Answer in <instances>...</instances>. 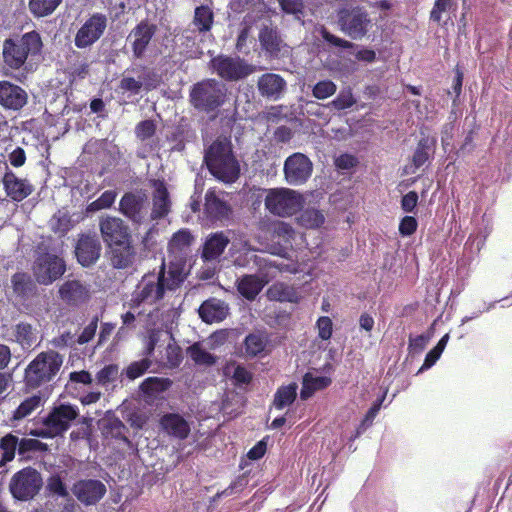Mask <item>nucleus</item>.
Wrapping results in <instances>:
<instances>
[{
	"label": "nucleus",
	"mask_w": 512,
	"mask_h": 512,
	"mask_svg": "<svg viewBox=\"0 0 512 512\" xmlns=\"http://www.w3.org/2000/svg\"><path fill=\"white\" fill-rule=\"evenodd\" d=\"M127 431L128 429L124 423L117 418L110 420L105 427L106 434L110 435L112 438L122 440L125 443H129V439L126 436Z\"/></svg>",
	"instance_id": "obj_54"
},
{
	"label": "nucleus",
	"mask_w": 512,
	"mask_h": 512,
	"mask_svg": "<svg viewBox=\"0 0 512 512\" xmlns=\"http://www.w3.org/2000/svg\"><path fill=\"white\" fill-rule=\"evenodd\" d=\"M331 384V379L325 376L314 377L310 373H306L303 376L302 388L300 391V397L302 400H307L318 391L327 388Z\"/></svg>",
	"instance_id": "obj_36"
},
{
	"label": "nucleus",
	"mask_w": 512,
	"mask_h": 512,
	"mask_svg": "<svg viewBox=\"0 0 512 512\" xmlns=\"http://www.w3.org/2000/svg\"><path fill=\"white\" fill-rule=\"evenodd\" d=\"M267 296L272 301L297 303L299 295L296 289L284 282H276L267 290Z\"/></svg>",
	"instance_id": "obj_35"
},
{
	"label": "nucleus",
	"mask_w": 512,
	"mask_h": 512,
	"mask_svg": "<svg viewBox=\"0 0 512 512\" xmlns=\"http://www.w3.org/2000/svg\"><path fill=\"white\" fill-rule=\"evenodd\" d=\"M101 244L96 236L82 234L75 247L78 262L83 267L93 265L100 257Z\"/></svg>",
	"instance_id": "obj_21"
},
{
	"label": "nucleus",
	"mask_w": 512,
	"mask_h": 512,
	"mask_svg": "<svg viewBox=\"0 0 512 512\" xmlns=\"http://www.w3.org/2000/svg\"><path fill=\"white\" fill-rule=\"evenodd\" d=\"M116 196L117 193L114 190H106L89 207L91 210L108 209L115 202Z\"/></svg>",
	"instance_id": "obj_58"
},
{
	"label": "nucleus",
	"mask_w": 512,
	"mask_h": 512,
	"mask_svg": "<svg viewBox=\"0 0 512 512\" xmlns=\"http://www.w3.org/2000/svg\"><path fill=\"white\" fill-rule=\"evenodd\" d=\"M14 294L21 299H28L36 290L32 277L25 272H17L11 277Z\"/></svg>",
	"instance_id": "obj_34"
},
{
	"label": "nucleus",
	"mask_w": 512,
	"mask_h": 512,
	"mask_svg": "<svg viewBox=\"0 0 512 512\" xmlns=\"http://www.w3.org/2000/svg\"><path fill=\"white\" fill-rule=\"evenodd\" d=\"M338 29L352 40H362L369 35L373 20L361 5H345L336 11Z\"/></svg>",
	"instance_id": "obj_6"
},
{
	"label": "nucleus",
	"mask_w": 512,
	"mask_h": 512,
	"mask_svg": "<svg viewBox=\"0 0 512 512\" xmlns=\"http://www.w3.org/2000/svg\"><path fill=\"white\" fill-rule=\"evenodd\" d=\"M456 6V0H435L429 15L430 21L441 24L442 14L455 9Z\"/></svg>",
	"instance_id": "obj_48"
},
{
	"label": "nucleus",
	"mask_w": 512,
	"mask_h": 512,
	"mask_svg": "<svg viewBox=\"0 0 512 512\" xmlns=\"http://www.w3.org/2000/svg\"><path fill=\"white\" fill-rule=\"evenodd\" d=\"M119 87L125 92H131L132 94H138L142 87L145 90L150 91L155 88V83H149L146 81V77H141L140 80H136L133 77H123L120 80Z\"/></svg>",
	"instance_id": "obj_46"
},
{
	"label": "nucleus",
	"mask_w": 512,
	"mask_h": 512,
	"mask_svg": "<svg viewBox=\"0 0 512 512\" xmlns=\"http://www.w3.org/2000/svg\"><path fill=\"white\" fill-rule=\"evenodd\" d=\"M156 132V125L153 120L140 121L135 127V134L138 139L145 141L151 138Z\"/></svg>",
	"instance_id": "obj_60"
},
{
	"label": "nucleus",
	"mask_w": 512,
	"mask_h": 512,
	"mask_svg": "<svg viewBox=\"0 0 512 512\" xmlns=\"http://www.w3.org/2000/svg\"><path fill=\"white\" fill-rule=\"evenodd\" d=\"M229 243L230 239L223 231L212 233L203 245L201 253L202 259L204 261L217 259L224 252Z\"/></svg>",
	"instance_id": "obj_29"
},
{
	"label": "nucleus",
	"mask_w": 512,
	"mask_h": 512,
	"mask_svg": "<svg viewBox=\"0 0 512 512\" xmlns=\"http://www.w3.org/2000/svg\"><path fill=\"white\" fill-rule=\"evenodd\" d=\"M192 23L200 33L210 31L214 23V13L211 8L207 5L197 6Z\"/></svg>",
	"instance_id": "obj_38"
},
{
	"label": "nucleus",
	"mask_w": 512,
	"mask_h": 512,
	"mask_svg": "<svg viewBox=\"0 0 512 512\" xmlns=\"http://www.w3.org/2000/svg\"><path fill=\"white\" fill-rule=\"evenodd\" d=\"M198 313L205 323H217L228 315V306L219 299L210 298L200 305Z\"/></svg>",
	"instance_id": "obj_27"
},
{
	"label": "nucleus",
	"mask_w": 512,
	"mask_h": 512,
	"mask_svg": "<svg viewBox=\"0 0 512 512\" xmlns=\"http://www.w3.org/2000/svg\"><path fill=\"white\" fill-rule=\"evenodd\" d=\"M267 281L256 274H245L236 281L238 293L248 301H253L262 291Z\"/></svg>",
	"instance_id": "obj_28"
},
{
	"label": "nucleus",
	"mask_w": 512,
	"mask_h": 512,
	"mask_svg": "<svg viewBox=\"0 0 512 512\" xmlns=\"http://www.w3.org/2000/svg\"><path fill=\"white\" fill-rule=\"evenodd\" d=\"M185 261L183 259L162 260L158 271L145 273L137 283L130 300L131 308L142 304L156 305L168 292H175L186 279Z\"/></svg>",
	"instance_id": "obj_1"
},
{
	"label": "nucleus",
	"mask_w": 512,
	"mask_h": 512,
	"mask_svg": "<svg viewBox=\"0 0 512 512\" xmlns=\"http://www.w3.org/2000/svg\"><path fill=\"white\" fill-rule=\"evenodd\" d=\"M278 3L286 14H292L298 19L304 15L305 4L303 0H278Z\"/></svg>",
	"instance_id": "obj_57"
},
{
	"label": "nucleus",
	"mask_w": 512,
	"mask_h": 512,
	"mask_svg": "<svg viewBox=\"0 0 512 512\" xmlns=\"http://www.w3.org/2000/svg\"><path fill=\"white\" fill-rule=\"evenodd\" d=\"M356 103V99L350 87L342 89L333 99L330 105L336 110H345L351 108Z\"/></svg>",
	"instance_id": "obj_51"
},
{
	"label": "nucleus",
	"mask_w": 512,
	"mask_h": 512,
	"mask_svg": "<svg viewBox=\"0 0 512 512\" xmlns=\"http://www.w3.org/2000/svg\"><path fill=\"white\" fill-rule=\"evenodd\" d=\"M159 427L165 434L178 440H185L191 432L190 424L179 413L163 414L159 419Z\"/></svg>",
	"instance_id": "obj_22"
},
{
	"label": "nucleus",
	"mask_w": 512,
	"mask_h": 512,
	"mask_svg": "<svg viewBox=\"0 0 512 512\" xmlns=\"http://www.w3.org/2000/svg\"><path fill=\"white\" fill-rule=\"evenodd\" d=\"M62 0H29L30 12L37 18L51 15L61 4Z\"/></svg>",
	"instance_id": "obj_42"
},
{
	"label": "nucleus",
	"mask_w": 512,
	"mask_h": 512,
	"mask_svg": "<svg viewBox=\"0 0 512 512\" xmlns=\"http://www.w3.org/2000/svg\"><path fill=\"white\" fill-rule=\"evenodd\" d=\"M42 45L41 37L36 31L27 32L16 39L8 38L3 42V62L10 69L18 70L26 64L30 55L40 53Z\"/></svg>",
	"instance_id": "obj_3"
},
{
	"label": "nucleus",
	"mask_w": 512,
	"mask_h": 512,
	"mask_svg": "<svg viewBox=\"0 0 512 512\" xmlns=\"http://www.w3.org/2000/svg\"><path fill=\"white\" fill-rule=\"evenodd\" d=\"M78 416L79 410L76 406L60 404L53 407L43 418V428L32 430L30 434L36 437L53 438L66 432Z\"/></svg>",
	"instance_id": "obj_7"
},
{
	"label": "nucleus",
	"mask_w": 512,
	"mask_h": 512,
	"mask_svg": "<svg viewBox=\"0 0 512 512\" xmlns=\"http://www.w3.org/2000/svg\"><path fill=\"white\" fill-rule=\"evenodd\" d=\"M154 192L152 195V213L151 218L158 220L166 217L170 212V196L166 184L163 180H154L152 183Z\"/></svg>",
	"instance_id": "obj_25"
},
{
	"label": "nucleus",
	"mask_w": 512,
	"mask_h": 512,
	"mask_svg": "<svg viewBox=\"0 0 512 512\" xmlns=\"http://www.w3.org/2000/svg\"><path fill=\"white\" fill-rule=\"evenodd\" d=\"M48 446L37 439L22 438L18 444V454L27 457L30 452H45Z\"/></svg>",
	"instance_id": "obj_49"
},
{
	"label": "nucleus",
	"mask_w": 512,
	"mask_h": 512,
	"mask_svg": "<svg viewBox=\"0 0 512 512\" xmlns=\"http://www.w3.org/2000/svg\"><path fill=\"white\" fill-rule=\"evenodd\" d=\"M232 379L237 386L248 385L251 383L253 375L246 367L237 365L234 369Z\"/></svg>",
	"instance_id": "obj_63"
},
{
	"label": "nucleus",
	"mask_w": 512,
	"mask_h": 512,
	"mask_svg": "<svg viewBox=\"0 0 512 512\" xmlns=\"http://www.w3.org/2000/svg\"><path fill=\"white\" fill-rule=\"evenodd\" d=\"M108 18L105 14L96 12L90 15L74 36V45L85 49L94 45L105 33Z\"/></svg>",
	"instance_id": "obj_12"
},
{
	"label": "nucleus",
	"mask_w": 512,
	"mask_h": 512,
	"mask_svg": "<svg viewBox=\"0 0 512 512\" xmlns=\"http://www.w3.org/2000/svg\"><path fill=\"white\" fill-rule=\"evenodd\" d=\"M283 170L290 185H301L311 176L313 164L305 154L297 152L287 157Z\"/></svg>",
	"instance_id": "obj_14"
},
{
	"label": "nucleus",
	"mask_w": 512,
	"mask_h": 512,
	"mask_svg": "<svg viewBox=\"0 0 512 512\" xmlns=\"http://www.w3.org/2000/svg\"><path fill=\"white\" fill-rule=\"evenodd\" d=\"M98 316L92 318L89 324L83 329L81 334L78 336L77 343L80 345L90 342L96 333L98 327Z\"/></svg>",
	"instance_id": "obj_64"
},
{
	"label": "nucleus",
	"mask_w": 512,
	"mask_h": 512,
	"mask_svg": "<svg viewBox=\"0 0 512 512\" xmlns=\"http://www.w3.org/2000/svg\"><path fill=\"white\" fill-rule=\"evenodd\" d=\"M265 207L273 215L289 217L303 206L301 194L288 188L270 189L265 197Z\"/></svg>",
	"instance_id": "obj_9"
},
{
	"label": "nucleus",
	"mask_w": 512,
	"mask_h": 512,
	"mask_svg": "<svg viewBox=\"0 0 512 512\" xmlns=\"http://www.w3.org/2000/svg\"><path fill=\"white\" fill-rule=\"evenodd\" d=\"M436 144L435 138L423 137L419 140L412 157V163L415 168L422 167L430 158V152Z\"/></svg>",
	"instance_id": "obj_39"
},
{
	"label": "nucleus",
	"mask_w": 512,
	"mask_h": 512,
	"mask_svg": "<svg viewBox=\"0 0 512 512\" xmlns=\"http://www.w3.org/2000/svg\"><path fill=\"white\" fill-rule=\"evenodd\" d=\"M209 66L221 79L234 82L242 80L255 71V67L239 56L232 57L224 54L213 57Z\"/></svg>",
	"instance_id": "obj_10"
},
{
	"label": "nucleus",
	"mask_w": 512,
	"mask_h": 512,
	"mask_svg": "<svg viewBox=\"0 0 512 512\" xmlns=\"http://www.w3.org/2000/svg\"><path fill=\"white\" fill-rule=\"evenodd\" d=\"M173 382L169 378L148 377L140 385L144 394L155 395L168 390Z\"/></svg>",
	"instance_id": "obj_41"
},
{
	"label": "nucleus",
	"mask_w": 512,
	"mask_h": 512,
	"mask_svg": "<svg viewBox=\"0 0 512 512\" xmlns=\"http://www.w3.org/2000/svg\"><path fill=\"white\" fill-rule=\"evenodd\" d=\"M336 84L329 79L317 82L312 89V95L319 100H324L336 93Z\"/></svg>",
	"instance_id": "obj_52"
},
{
	"label": "nucleus",
	"mask_w": 512,
	"mask_h": 512,
	"mask_svg": "<svg viewBox=\"0 0 512 512\" xmlns=\"http://www.w3.org/2000/svg\"><path fill=\"white\" fill-rule=\"evenodd\" d=\"M157 32L156 24L150 23L147 19L140 21L129 33L128 41L134 58L144 57L152 39Z\"/></svg>",
	"instance_id": "obj_15"
},
{
	"label": "nucleus",
	"mask_w": 512,
	"mask_h": 512,
	"mask_svg": "<svg viewBox=\"0 0 512 512\" xmlns=\"http://www.w3.org/2000/svg\"><path fill=\"white\" fill-rule=\"evenodd\" d=\"M46 490L49 495L57 496L61 498H67L69 496L68 489L63 482V479L59 474H52L48 477L46 483Z\"/></svg>",
	"instance_id": "obj_47"
},
{
	"label": "nucleus",
	"mask_w": 512,
	"mask_h": 512,
	"mask_svg": "<svg viewBox=\"0 0 512 512\" xmlns=\"http://www.w3.org/2000/svg\"><path fill=\"white\" fill-rule=\"evenodd\" d=\"M166 360L170 368L178 367L182 360V349L176 343H169L166 347Z\"/></svg>",
	"instance_id": "obj_59"
},
{
	"label": "nucleus",
	"mask_w": 512,
	"mask_h": 512,
	"mask_svg": "<svg viewBox=\"0 0 512 512\" xmlns=\"http://www.w3.org/2000/svg\"><path fill=\"white\" fill-rule=\"evenodd\" d=\"M8 341L19 344L23 349H30L36 341L34 327L28 322H19L11 327Z\"/></svg>",
	"instance_id": "obj_32"
},
{
	"label": "nucleus",
	"mask_w": 512,
	"mask_h": 512,
	"mask_svg": "<svg viewBox=\"0 0 512 512\" xmlns=\"http://www.w3.org/2000/svg\"><path fill=\"white\" fill-rule=\"evenodd\" d=\"M316 327L318 329V336L322 340H329L331 338L333 332V323L328 316L319 317L316 322Z\"/></svg>",
	"instance_id": "obj_62"
},
{
	"label": "nucleus",
	"mask_w": 512,
	"mask_h": 512,
	"mask_svg": "<svg viewBox=\"0 0 512 512\" xmlns=\"http://www.w3.org/2000/svg\"><path fill=\"white\" fill-rule=\"evenodd\" d=\"M42 404V397L40 395H32L20 403L13 413L14 420H21L29 416L33 411L40 407Z\"/></svg>",
	"instance_id": "obj_45"
},
{
	"label": "nucleus",
	"mask_w": 512,
	"mask_h": 512,
	"mask_svg": "<svg viewBox=\"0 0 512 512\" xmlns=\"http://www.w3.org/2000/svg\"><path fill=\"white\" fill-rule=\"evenodd\" d=\"M269 339L264 333H250L245 337V353L249 357H263L268 354Z\"/></svg>",
	"instance_id": "obj_33"
},
{
	"label": "nucleus",
	"mask_w": 512,
	"mask_h": 512,
	"mask_svg": "<svg viewBox=\"0 0 512 512\" xmlns=\"http://www.w3.org/2000/svg\"><path fill=\"white\" fill-rule=\"evenodd\" d=\"M204 162L209 172L219 181L231 184L240 176V165L229 139L218 137L205 150Z\"/></svg>",
	"instance_id": "obj_2"
},
{
	"label": "nucleus",
	"mask_w": 512,
	"mask_h": 512,
	"mask_svg": "<svg viewBox=\"0 0 512 512\" xmlns=\"http://www.w3.org/2000/svg\"><path fill=\"white\" fill-rule=\"evenodd\" d=\"M320 35L322 39L327 42L330 46L338 47L342 49H352L355 44L352 41L346 40L344 38H340L334 34H332L326 27H322L320 29Z\"/></svg>",
	"instance_id": "obj_55"
},
{
	"label": "nucleus",
	"mask_w": 512,
	"mask_h": 512,
	"mask_svg": "<svg viewBox=\"0 0 512 512\" xmlns=\"http://www.w3.org/2000/svg\"><path fill=\"white\" fill-rule=\"evenodd\" d=\"M449 340V334H445L436 344L434 348H432L425 356L424 363L420 370L431 368L440 358L442 352L444 351L447 342Z\"/></svg>",
	"instance_id": "obj_50"
},
{
	"label": "nucleus",
	"mask_w": 512,
	"mask_h": 512,
	"mask_svg": "<svg viewBox=\"0 0 512 512\" xmlns=\"http://www.w3.org/2000/svg\"><path fill=\"white\" fill-rule=\"evenodd\" d=\"M28 102V93L21 86L8 80L0 81V106L6 110L18 111Z\"/></svg>",
	"instance_id": "obj_19"
},
{
	"label": "nucleus",
	"mask_w": 512,
	"mask_h": 512,
	"mask_svg": "<svg viewBox=\"0 0 512 512\" xmlns=\"http://www.w3.org/2000/svg\"><path fill=\"white\" fill-rule=\"evenodd\" d=\"M187 354L197 365L212 366L216 363V357L204 350L199 342L189 346Z\"/></svg>",
	"instance_id": "obj_44"
},
{
	"label": "nucleus",
	"mask_w": 512,
	"mask_h": 512,
	"mask_svg": "<svg viewBox=\"0 0 512 512\" xmlns=\"http://www.w3.org/2000/svg\"><path fill=\"white\" fill-rule=\"evenodd\" d=\"M193 242L194 236L190 230L187 228L180 229L172 235L168 243V252L181 256L179 259H183L186 262L185 257L190 251ZM175 260H178V258H175Z\"/></svg>",
	"instance_id": "obj_31"
},
{
	"label": "nucleus",
	"mask_w": 512,
	"mask_h": 512,
	"mask_svg": "<svg viewBox=\"0 0 512 512\" xmlns=\"http://www.w3.org/2000/svg\"><path fill=\"white\" fill-rule=\"evenodd\" d=\"M42 486L41 473L31 466H27L11 477L9 491L13 498L20 501H29L40 492Z\"/></svg>",
	"instance_id": "obj_8"
},
{
	"label": "nucleus",
	"mask_w": 512,
	"mask_h": 512,
	"mask_svg": "<svg viewBox=\"0 0 512 512\" xmlns=\"http://www.w3.org/2000/svg\"><path fill=\"white\" fill-rule=\"evenodd\" d=\"M152 362L149 358L134 361L126 368V376L130 380L141 377L151 366Z\"/></svg>",
	"instance_id": "obj_56"
},
{
	"label": "nucleus",
	"mask_w": 512,
	"mask_h": 512,
	"mask_svg": "<svg viewBox=\"0 0 512 512\" xmlns=\"http://www.w3.org/2000/svg\"><path fill=\"white\" fill-rule=\"evenodd\" d=\"M297 220L301 226L314 229L320 227L324 223L325 217L320 210L307 208L300 213Z\"/></svg>",
	"instance_id": "obj_43"
},
{
	"label": "nucleus",
	"mask_w": 512,
	"mask_h": 512,
	"mask_svg": "<svg viewBox=\"0 0 512 512\" xmlns=\"http://www.w3.org/2000/svg\"><path fill=\"white\" fill-rule=\"evenodd\" d=\"M257 89L263 98L276 101L286 92L287 82L281 75L268 72L258 78Z\"/></svg>",
	"instance_id": "obj_20"
},
{
	"label": "nucleus",
	"mask_w": 512,
	"mask_h": 512,
	"mask_svg": "<svg viewBox=\"0 0 512 512\" xmlns=\"http://www.w3.org/2000/svg\"><path fill=\"white\" fill-rule=\"evenodd\" d=\"M71 490L77 500L86 506L97 504L107 491L105 484L97 479L78 480Z\"/></svg>",
	"instance_id": "obj_16"
},
{
	"label": "nucleus",
	"mask_w": 512,
	"mask_h": 512,
	"mask_svg": "<svg viewBox=\"0 0 512 512\" xmlns=\"http://www.w3.org/2000/svg\"><path fill=\"white\" fill-rule=\"evenodd\" d=\"M32 271L39 284L51 285L66 272V262L56 254L43 252L36 257Z\"/></svg>",
	"instance_id": "obj_11"
},
{
	"label": "nucleus",
	"mask_w": 512,
	"mask_h": 512,
	"mask_svg": "<svg viewBox=\"0 0 512 512\" xmlns=\"http://www.w3.org/2000/svg\"><path fill=\"white\" fill-rule=\"evenodd\" d=\"M110 262L116 269L131 267L136 258V250L132 245V239L119 246H110Z\"/></svg>",
	"instance_id": "obj_26"
},
{
	"label": "nucleus",
	"mask_w": 512,
	"mask_h": 512,
	"mask_svg": "<svg viewBox=\"0 0 512 512\" xmlns=\"http://www.w3.org/2000/svg\"><path fill=\"white\" fill-rule=\"evenodd\" d=\"M63 364V357L55 350L39 353L26 367L24 382L28 388L37 389L52 381Z\"/></svg>",
	"instance_id": "obj_4"
},
{
	"label": "nucleus",
	"mask_w": 512,
	"mask_h": 512,
	"mask_svg": "<svg viewBox=\"0 0 512 512\" xmlns=\"http://www.w3.org/2000/svg\"><path fill=\"white\" fill-rule=\"evenodd\" d=\"M230 205L222 200L216 191L209 189L205 194L204 214L211 222L228 220L231 214Z\"/></svg>",
	"instance_id": "obj_23"
},
{
	"label": "nucleus",
	"mask_w": 512,
	"mask_h": 512,
	"mask_svg": "<svg viewBox=\"0 0 512 512\" xmlns=\"http://www.w3.org/2000/svg\"><path fill=\"white\" fill-rule=\"evenodd\" d=\"M227 99L225 85L208 78L195 83L189 92V101L198 111L206 114L217 112Z\"/></svg>",
	"instance_id": "obj_5"
},
{
	"label": "nucleus",
	"mask_w": 512,
	"mask_h": 512,
	"mask_svg": "<svg viewBox=\"0 0 512 512\" xmlns=\"http://www.w3.org/2000/svg\"><path fill=\"white\" fill-rule=\"evenodd\" d=\"M89 63L86 60L72 63L69 61L68 74L73 79H84L89 74Z\"/></svg>",
	"instance_id": "obj_61"
},
{
	"label": "nucleus",
	"mask_w": 512,
	"mask_h": 512,
	"mask_svg": "<svg viewBox=\"0 0 512 512\" xmlns=\"http://www.w3.org/2000/svg\"><path fill=\"white\" fill-rule=\"evenodd\" d=\"M50 225L52 231L65 235L72 227L71 218L67 213L58 211L53 215Z\"/></svg>",
	"instance_id": "obj_53"
},
{
	"label": "nucleus",
	"mask_w": 512,
	"mask_h": 512,
	"mask_svg": "<svg viewBox=\"0 0 512 512\" xmlns=\"http://www.w3.org/2000/svg\"><path fill=\"white\" fill-rule=\"evenodd\" d=\"M146 203L145 194L126 192L120 199L119 211L133 223L141 224L146 216Z\"/></svg>",
	"instance_id": "obj_18"
},
{
	"label": "nucleus",
	"mask_w": 512,
	"mask_h": 512,
	"mask_svg": "<svg viewBox=\"0 0 512 512\" xmlns=\"http://www.w3.org/2000/svg\"><path fill=\"white\" fill-rule=\"evenodd\" d=\"M18 444V437L12 433H8L0 439V467H4L15 458L16 450L18 451Z\"/></svg>",
	"instance_id": "obj_40"
},
{
	"label": "nucleus",
	"mask_w": 512,
	"mask_h": 512,
	"mask_svg": "<svg viewBox=\"0 0 512 512\" xmlns=\"http://www.w3.org/2000/svg\"><path fill=\"white\" fill-rule=\"evenodd\" d=\"M99 228L107 247L119 246L132 239L129 226L121 218L114 216L101 218Z\"/></svg>",
	"instance_id": "obj_13"
},
{
	"label": "nucleus",
	"mask_w": 512,
	"mask_h": 512,
	"mask_svg": "<svg viewBox=\"0 0 512 512\" xmlns=\"http://www.w3.org/2000/svg\"><path fill=\"white\" fill-rule=\"evenodd\" d=\"M297 388L298 386L294 382L280 386L274 394L273 405L275 408L282 410L290 406L297 397Z\"/></svg>",
	"instance_id": "obj_37"
},
{
	"label": "nucleus",
	"mask_w": 512,
	"mask_h": 512,
	"mask_svg": "<svg viewBox=\"0 0 512 512\" xmlns=\"http://www.w3.org/2000/svg\"><path fill=\"white\" fill-rule=\"evenodd\" d=\"M261 48L271 57H277L281 51L282 39L278 29L272 26H263L258 35Z\"/></svg>",
	"instance_id": "obj_30"
},
{
	"label": "nucleus",
	"mask_w": 512,
	"mask_h": 512,
	"mask_svg": "<svg viewBox=\"0 0 512 512\" xmlns=\"http://www.w3.org/2000/svg\"><path fill=\"white\" fill-rule=\"evenodd\" d=\"M6 196L14 202H21L30 196L34 187L26 178H19L9 167L5 164V172L1 179Z\"/></svg>",
	"instance_id": "obj_17"
},
{
	"label": "nucleus",
	"mask_w": 512,
	"mask_h": 512,
	"mask_svg": "<svg viewBox=\"0 0 512 512\" xmlns=\"http://www.w3.org/2000/svg\"><path fill=\"white\" fill-rule=\"evenodd\" d=\"M60 299L68 306L78 307L85 303L89 297L88 288L79 280H67L58 290Z\"/></svg>",
	"instance_id": "obj_24"
}]
</instances>
